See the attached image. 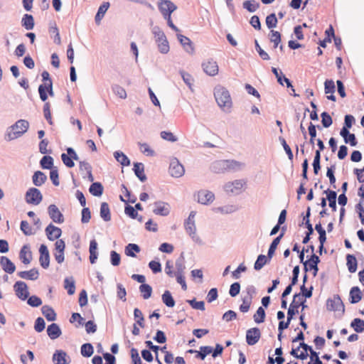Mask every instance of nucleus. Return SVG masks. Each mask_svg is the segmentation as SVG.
<instances>
[{"mask_svg": "<svg viewBox=\"0 0 364 364\" xmlns=\"http://www.w3.org/2000/svg\"><path fill=\"white\" fill-rule=\"evenodd\" d=\"M346 265L349 272L354 273L356 272L358 267V262L355 255L350 254L346 255Z\"/></svg>", "mask_w": 364, "mask_h": 364, "instance_id": "nucleus-36", "label": "nucleus"}, {"mask_svg": "<svg viewBox=\"0 0 364 364\" xmlns=\"http://www.w3.org/2000/svg\"><path fill=\"white\" fill-rule=\"evenodd\" d=\"M181 76L183 80V82L188 86V87L192 90V85L194 82V79L191 75L185 72L184 70L180 71Z\"/></svg>", "mask_w": 364, "mask_h": 364, "instance_id": "nucleus-58", "label": "nucleus"}, {"mask_svg": "<svg viewBox=\"0 0 364 364\" xmlns=\"http://www.w3.org/2000/svg\"><path fill=\"white\" fill-rule=\"evenodd\" d=\"M17 275L21 279L36 280L38 278L39 272L36 268H33L28 271L18 272Z\"/></svg>", "mask_w": 364, "mask_h": 364, "instance_id": "nucleus-26", "label": "nucleus"}, {"mask_svg": "<svg viewBox=\"0 0 364 364\" xmlns=\"http://www.w3.org/2000/svg\"><path fill=\"white\" fill-rule=\"evenodd\" d=\"M0 265L6 273L10 274L14 273L16 270V265L14 263L6 256L0 257Z\"/></svg>", "mask_w": 364, "mask_h": 364, "instance_id": "nucleus-22", "label": "nucleus"}, {"mask_svg": "<svg viewBox=\"0 0 364 364\" xmlns=\"http://www.w3.org/2000/svg\"><path fill=\"white\" fill-rule=\"evenodd\" d=\"M80 353L83 357H90L94 353L92 345L90 343L82 344L80 348Z\"/></svg>", "mask_w": 364, "mask_h": 364, "instance_id": "nucleus-47", "label": "nucleus"}, {"mask_svg": "<svg viewBox=\"0 0 364 364\" xmlns=\"http://www.w3.org/2000/svg\"><path fill=\"white\" fill-rule=\"evenodd\" d=\"M293 318H294V312L291 309L290 311H287V321H284L282 320L279 322V325H278L279 332L282 333L284 330L289 328L290 322L293 319Z\"/></svg>", "mask_w": 364, "mask_h": 364, "instance_id": "nucleus-41", "label": "nucleus"}, {"mask_svg": "<svg viewBox=\"0 0 364 364\" xmlns=\"http://www.w3.org/2000/svg\"><path fill=\"white\" fill-rule=\"evenodd\" d=\"M280 241H281V237H276L273 240L272 243L270 244L269 250H268V252H267V257L269 258V259H271L272 257H273V255H274L275 250H277V246L279 244Z\"/></svg>", "mask_w": 364, "mask_h": 364, "instance_id": "nucleus-51", "label": "nucleus"}, {"mask_svg": "<svg viewBox=\"0 0 364 364\" xmlns=\"http://www.w3.org/2000/svg\"><path fill=\"white\" fill-rule=\"evenodd\" d=\"M175 266L176 269V274H185L186 264L183 252H182L180 257L176 260Z\"/></svg>", "mask_w": 364, "mask_h": 364, "instance_id": "nucleus-43", "label": "nucleus"}, {"mask_svg": "<svg viewBox=\"0 0 364 364\" xmlns=\"http://www.w3.org/2000/svg\"><path fill=\"white\" fill-rule=\"evenodd\" d=\"M41 312L48 321H54L56 320V313L51 306L48 305L43 306Z\"/></svg>", "mask_w": 364, "mask_h": 364, "instance_id": "nucleus-33", "label": "nucleus"}, {"mask_svg": "<svg viewBox=\"0 0 364 364\" xmlns=\"http://www.w3.org/2000/svg\"><path fill=\"white\" fill-rule=\"evenodd\" d=\"M306 299H304L301 300V294H295L293 297V300L289 305L288 311H291L294 312V316L298 314L299 307L301 306V312L306 308L308 306L305 304Z\"/></svg>", "mask_w": 364, "mask_h": 364, "instance_id": "nucleus-11", "label": "nucleus"}, {"mask_svg": "<svg viewBox=\"0 0 364 364\" xmlns=\"http://www.w3.org/2000/svg\"><path fill=\"white\" fill-rule=\"evenodd\" d=\"M261 337L260 330L257 327L250 328L246 332V342L249 346L256 344Z\"/></svg>", "mask_w": 364, "mask_h": 364, "instance_id": "nucleus-16", "label": "nucleus"}, {"mask_svg": "<svg viewBox=\"0 0 364 364\" xmlns=\"http://www.w3.org/2000/svg\"><path fill=\"white\" fill-rule=\"evenodd\" d=\"M19 258L22 263L28 264L32 260V252L28 245H24L19 252Z\"/></svg>", "mask_w": 364, "mask_h": 364, "instance_id": "nucleus-23", "label": "nucleus"}, {"mask_svg": "<svg viewBox=\"0 0 364 364\" xmlns=\"http://www.w3.org/2000/svg\"><path fill=\"white\" fill-rule=\"evenodd\" d=\"M20 228L25 235H31L33 234L31 226L26 220H22L21 222Z\"/></svg>", "mask_w": 364, "mask_h": 364, "instance_id": "nucleus-64", "label": "nucleus"}, {"mask_svg": "<svg viewBox=\"0 0 364 364\" xmlns=\"http://www.w3.org/2000/svg\"><path fill=\"white\" fill-rule=\"evenodd\" d=\"M151 32L154 36L159 52L163 54L168 53L170 50V47L164 32L158 26H154Z\"/></svg>", "mask_w": 364, "mask_h": 364, "instance_id": "nucleus-4", "label": "nucleus"}, {"mask_svg": "<svg viewBox=\"0 0 364 364\" xmlns=\"http://www.w3.org/2000/svg\"><path fill=\"white\" fill-rule=\"evenodd\" d=\"M201 66L204 73L209 76H215L218 73V65L217 62L212 58L203 61Z\"/></svg>", "mask_w": 364, "mask_h": 364, "instance_id": "nucleus-9", "label": "nucleus"}, {"mask_svg": "<svg viewBox=\"0 0 364 364\" xmlns=\"http://www.w3.org/2000/svg\"><path fill=\"white\" fill-rule=\"evenodd\" d=\"M14 289L16 296L22 301L26 300L29 296L27 284L22 281H17L14 285Z\"/></svg>", "mask_w": 364, "mask_h": 364, "instance_id": "nucleus-12", "label": "nucleus"}, {"mask_svg": "<svg viewBox=\"0 0 364 364\" xmlns=\"http://www.w3.org/2000/svg\"><path fill=\"white\" fill-rule=\"evenodd\" d=\"M184 228L187 234L191 239L198 244H202L201 239L196 235V227L195 223L184 222Z\"/></svg>", "mask_w": 364, "mask_h": 364, "instance_id": "nucleus-21", "label": "nucleus"}, {"mask_svg": "<svg viewBox=\"0 0 364 364\" xmlns=\"http://www.w3.org/2000/svg\"><path fill=\"white\" fill-rule=\"evenodd\" d=\"M321 259L318 255L313 253L309 260L304 262V271L307 273L309 270L313 271L314 277L317 275L318 267V264L320 263Z\"/></svg>", "mask_w": 364, "mask_h": 364, "instance_id": "nucleus-8", "label": "nucleus"}, {"mask_svg": "<svg viewBox=\"0 0 364 364\" xmlns=\"http://www.w3.org/2000/svg\"><path fill=\"white\" fill-rule=\"evenodd\" d=\"M47 334L50 339L55 340L61 336L62 331L57 323H53L48 326Z\"/></svg>", "mask_w": 364, "mask_h": 364, "instance_id": "nucleus-27", "label": "nucleus"}, {"mask_svg": "<svg viewBox=\"0 0 364 364\" xmlns=\"http://www.w3.org/2000/svg\"><path fill=\"white\" fill-rule=\"evenodd\" d=\"M266 313L262 306H259L255 315L253 316V318L255 323H263L265 320Z\"/></svg>", "mask_w": 364, "mask_h": 364, "instance_id": "nucleus-50", "label": "nucleus"}, {"mask_svg": "<svg viewBox=\"0 0 364 364\" xmlns=\"http://www.w3.org/2000/svg\"><path fill=\"white\" fill-rule=\"evenodd\" d=\"M48 213L50 218L54 223H63L64 222L63 215L55 205H50L48 208Z\"/></svg>", "mask_w": 364, "mask_h": 364, "instance_id": "nucleus-19", "label": "nucleus"}, {"mask_svg": "<svg viewBox=\"0 0 364 364\" xmlns=\"http://www.w3.org/2000/svg\"><path fill=\"white\" fill-rule=\"evenodd\" d=\"M21 26L28 31L32 30L35 26L33 16L31 14H24L21 19Z\"/></svg>", "mask_w": 364, "mask_h": 364, "instance_id": "nucleus-34", "label": "nucleus"}, {"mask_svg": "<svg viewBox=\"0 0 364 364\" xmlns=\"http://www.w3.org/2000/svg\"><path fill=\"white\" fill-rule=\"evenodd\" d=\"M301 348L304 350H309L311 351V360H314V364H323L322 361L318 357V353L314 351L311 346L306 343H302L301 345Z\"/></svg>", "mask_w": 364, "mask_h": 364, "instance_id": "nucleus-38", "label": "nucleus"}, {"mask_svg": "<svg viewBox=\"0 0 364 364\" xmlns=\"http://www.w3.org/2000/svg\"><path fill=\"white\" fill-rule=\"evenodd\" d=\"M155 208L153 210V213L155 215L161 216H167L171 212V207L168 203L159 200L154 203Z\"/></svg>", "mask_w": 364, "mask_h": 364, "instance_id": "nucleus-17", "label": "nucleus"}, {"mask_svg": "<svg viewBox=\"0 0 364 364\" xmlns=\"http://www.w3.org/2000/svg\"><path fill=\"white\" fill-rule=\"evenodd\" d=\"M323 193L326 195V199L328 200V205L331 208L333 211H336V198L337 193L335 191L327 189L323 191Z\"/></svg>", "mask_w": 364, "mask_h": 364, "instance_id": "nucleus-28", "label": "nucleus"}, {"mask_svg": "<svg viewBox=\"0 0 364 364\" xmlns=\"http://www.w3.org/2000/svg\"><path fill=\"white\" fill-rule=\"evenodd\" d=\"M223 346L219 343L215 345V348L210 346H200V350L196 352V358L203 360L208 355L211 353L212 356L215 358L220 355L223 353Z\"/></svg>", "mask_w": 364, "mask_h": 364, "instance_id": "nucleus-5", "label": "nucleus"}, {"mask_svg": "<svg viewBox=\"0 0 364 364\" xmlns=\"http://www.w3.org/2000/svg\"><path fill=\"white\" fill-rule=\"evenodd\" d=\"M67 353L62 350H56L53 355L52 360L54 364H67Z\"/></svg>", "mask_w": 364, "mask_h": 364, "instance_id": "nucleus-31", "label": "nucleus"}, {"mask_svg": "<svg viewBox=\"0 0 364 364\" xmlns=\"http://www.w3.org/2000/svg\"><path fill=\"white\" fill-rule=\"evenodd\" d=\"M114 156L115 159L123 166H128L130 165L129 159L122 151H114Z\"/></svg>", "mask_w": 364, "mask_h": 364, "instance_id": "nucleus-39", "label": "nucleus"}, {"mask_svg": "<svg viewBox=\"0 0 364 364\" xmlns=\"http://www.w3.org/2000/svg\"><path fill=\"white\" fill-rule=\"evenodd\" d=\"M326 309L330 311H341L342 315L345 313V306L338 294H335L333 298L327 299Z\"/></svg>", "mask_w": 364, "mask_h": 364, "instance_id": "nucleus-6", "label": "nucleus"}, {"mask_svg": "<svg viewBox=\"0 0 364 364\" xmlns=\"http://www.w3.org/2000/svg\"><path fill=\"white\" fill-rule=\"evenodd\" d=\"M45 231L48 239L50 241H53L55 240H60L59 237L61 236L62 234L61 229L53 225L51 223L46 227Z\"/></svg>", "mask_w": 364, "mask_h": 364, "instance_id": "nucleus-20", "label": "nucleus"}, {"mask_svg": "<svg viewBox=\"0 0 364 364\" xmlns=\"http://www.w3.org/2000/svg\"><path fill=\"white\" fill-rule=\"evenodd\" d=\"M27 304L32 307H38L42 304V300L40 297L33 295L26 299Z\"/></svg>", "mask_w": 364, "mask_h": 364, "instance_id": "nucleus-62", "label": "nucleus"}, {"mask_svg": "<svg viewBox=\"0 0 364 364\" xmlns=\"http://www.w3.org/2000/svg\"><path fill=\"white\" fill-rule=\"evenodd\" d=\"M47 180V176L41 171H36L34 172L32 176L33 183L36 186H41Z\"/></svg>", "mask_w": 364, "mask_h": 364, "instance_id": "nucleus-32", "label": "nucleus"}, {"mask_svg": "<svg viewBox=\"0 0 364 364\" xmlns=\"http://www.w3.org/2000/svg\"><path fill=\"white\" fill-rule=\"evenodd\" d=\"M279 140L281 142V144L282 145L286 154H287L289 159L292 161L294 155L290 146L287 144L286 140L283 137L279 136Z\"/></svg>", "mask_w": 364, "mask_h": 364, "instance_id": "nucleus-60", "label": "nucleus"}, {"mask_svg": "<svg viewBox=\"0 0 364 364\" xmlns=\"http://www.w3.org/2000/svg\"><path fill=\"white\" fill-rule=\"evenodd\" d=\"M321 153L320 150H316L315 151V156L313 161V168H314V173L315 175H317L321 169Z\"/></svg>", "mask_w": 364, "mask_h": 364, "instance_id": "nucleus-52", "label": "nucleus"}, {"mask_svg": "<svg viewBox=\"0 0 364 364\" xmlns=\"http://www.w3.org/2000/svg\"><path fill=\"white\" fill-rule=\"evenodd\" d=\"M215 195L213 192L207 190L199 191L197 193V200L203 205H208L213 201Z\"/></svg>", "mask_w": 364, "mask_h": 364, "instance_id": "nucleus-18", "label": "nucleus"}, {"mask_svg": "<svg viewBox=\"0 0 364 364\" xmlns=\"http://www.w3.org/2000/svg\"><path fill=\"white\" fill-rule=\"evenodd\" d=\"M163 303L168 307H173L175 306V300L173 298L171 292L166 290L161 296Z\"/></svg>", "mask_w": 364, "mask_h": 364, "instance_id": "nucleus-44", "label": "nucleus"}, {"mask_svg": "<svg viewBox=\"0 0 364 364\" xmlns=\"http://www.w3.org/2000/svg\"><path fill=\"white\" fill-rule=\"evenodd\" d=\"M177 38L187 53L191 54L193 53L194 48L193 46V43L189 38L182 34H177Z\"/></svg>", "mask_w": 364, "mask_h": 364, "instance_id": "nucleus-24", "label": "nucleus"}, {"mask_svg": "<svg viewBox=\"0 0 364 364\" xmlns=\"http://www.w3.org/2000/svg\"><path fill=\"white\" fill-rule=\"evenodd\" d=\"M214 96L220 107L224 111L229 110L232 106V100L229 91L224 87L218 85L214 89Z\"/></svg>", "mask_w": 364, "mask_h": 364, "instance_id": "nucleus-3", "label": "nucleus"}, {"mask_svg": "<svg viewBox=\"0 0 364 364\" xmlns=\"http://www.w3.org/2000/svg\"><path fill=\"white\" fill-rule=\"evenodd\" d=\"M336 170V165H331L330 167L327 168L326 176L329 178V181L331 185L333 186V188H336L335 185L336 183V177L334 176V172Z\"/></svg>", "mask_w": 364, "mask_h": 364, "instance_id": "nucleus-55", "label": "nucleus"}, {"mask_svg": "<svg viewBox=\"0 0 364 364\" xmlns=\"http://www.w3.org/2000/svg\"><path fill=\"white\" fill-rule=\"evenodd\" d=\"M350 327L356 333H362L364 331V321L361 318H355L351 321Z\"/></svg>", "mask_w": 364, "mask_h": 364, "instance_id": "nucleus-45", "label": "nucleus"}, {"mask_svg": "<svg viewBox=\"0 0 364 364\" xmlns=\"http://www.w3.org/2000/svg\"><path fill=\"white\" fill-rule=\"evenodd\" d=\"M277 23L278 20L274 13H272L266 17V25L268 28L272 29L275 28L277 25Z\"/></svg>", "mask_w": 364, "mask_h": 364, "instance_id": "nucleus-57", "label": "nucleus"}, {"mask_svg": "<svg viewBox=\"0 0 364 364\" xmlns=\"http://www.w3.org/2000/svg\"><path fill=\"white\" fill-rule=\"evenodd\" d=\"M100 214L104 221L108 222L111 220V213L107 203L102 202L101 203Z\"/></svg>", "mask_w": 364, "mask_h": 364, "instance_id": "nucleus-35", "label": "nucleus"}, {"mask_svg": "<svg viewBox=\"0 0 364 364\" xmlns=\"http://www.w3.org/2000/svg\"><path fill=\"white\" fill-rule=\"evenodd\" d=\"M112 91L121 99H125L127 97L126 90L118 85H114L112 86Z\"/></svg>", "mask_w": 364, "mask_h": 364, "instance_id": "nucleus-63", "label": "nucleus"}, {"mask_svg": "<svg viewBox=\"0 0 364 364\" xmlns=\"http://www.w3.org/2000/svg\"><path fill=\"white\" fill-rule=\"evenodd\" d=\"M245 182L242 180H235L232 182H228L224 186L225 191L228 193L238 195L241 193V190Z\"/></svg>", "mask_w": 364, "mask_h": 364, "instance_id": "nucleus-13", "label": "nucleus"}, {"mask_svg": "<svg viewBox=\"0 0 364 364\" xmlns=\"http://www.w3.org/2000/svg\"><path fill=\"white\" fill-rule=\"evenodd\" d=\"M133 171L136 176L141 181L144 182L146 181V176L144 174V166L142 163L135 162L134 163Z\"/></svg>", "mask_w": 364, "mask_h": 364, "instance_id": "nucleus-29", "label": "nucleus"}, {"mask_svg": "<svg viewBox=\"0 0 364 364\" xmlns=\"http://www.w3.org/2000/svg\"><path fill=\"white\" fill-rule=\"evenodd\" d=\"M29 128V122L26 119H18L9 127L5 133L4 139L10 141L23 136Z\"/></svg>", "mask_w": 364, "mask_h": 364, "instance_id": "nucleus-2", "label": "nucleus"}, {"mask_svg": "<svg viewBox=\"0 0 364 364\" xmlns=\"http://www.w3.org/2000/svg\"><path fill=\"white\" fill-rule=\"evenodd\" d=\"M40 165L43 169L53 168V159L50 156H44L40 161Z\"/></svg>", "mask_w": 364, "mask_h": 364, "instance_id": "nucleus-46", "label": "nucleus"}, {"mask_svg": "<svg viewBox=\"0 0 364 364\" xmlns=\"http://www.w3.org/2000/svg\"><path fill=\"white\" fill-rule=\"evenodd\" d=\"M281 33L279 31L271 30L269 33V40L274 43V48L278 47L281 42Z\"/></svg>", "mask_w": 364, "mask_h": 364, "instance_id": "nucleus-53", "label": "nucleus"}, {"mask_svg": "<svg viewBox=\"0 0 364 364\" xmlns=\"http://www.w3.org/2000/svg\"><path fill=\"white\" fill-rule=\"evenodd\" d=\"M301 292V300H303L304 299H309L312 296L314 287L313 286H311L310 288L307 289L306 286L301 285L300 287Z\"/></svg>", "mask_w": 364, "mask_h": 364, "instance_id": "nucleus-56", "label": "nucleus"}, {"mask_svg": "<svg viewBox=\"0 0 364 364\" xmlns=\"http://www.w3.org/2000/svg\"><path fill=\"white\" fill-rule=\"evenodd\" d=\"M245 166L242 162L236 160H218L214 161L210 166L213 172L223 173L227 172H237Z\"/></svg>", "mask_w": 364, "mask_h": 364, "instance_id": "nucleus-1", "label": "nucleus"}, {"mask_svg": "<svg viewBox=\"0 0 364 364\" xmlns=\"http://www.w3.org/2000/svg\"><path fill=\"white\" fill-rule=\"evenodd\" d=\"M363 297L362 291L358 287H353L349 292V302L352 304L358 303Z\"/></svg>", "mask_w": 364, "mask_h": 364, "instance_id": "nucleus-25", "label": "nucleus"}, {"mask_svg": "<svg viewBox=\"0 0 364 364\" xmlns=\"http://www.w3.org/2000/svg\"><path fill=\"white\" fill-rule=\"evenodd\" d=\"M39 253V263L43 269H46L50 265V254L48 247L44 244L41 245Z\"/></svg>", "mask_w": 364, "mask_h": 364, "instance_id": "nucleus-15", "label": "nucleus"}, {"mask_svg": "<svg viewBox=\"0 0 364 364\" xmlns=\"http://www.w3.org/2000/svg\"><path fill=\"white\" fill-rule=\"evenodd\" d=\"M158 8L162 16L171 14L177 9V6L170 0H160Z\"/></svg>", "mask_w": 364, "mask_h": 364, "instance_id": "nucleus-14", "label": "nucleus"}, {"mask_svg": "<svg viewBox=\"0 0 364 364\" xmlns=\"http://www.w3.org/2000/svg\"><path fill=\"white\" fill-rule=\"evenodd\" d=\"M321 117L323 127L328 128L333 123L331 115L328 112H323L321 113Z\"/></svg>", "mask_w": 364, "mask_h": 364, "instance_id": "nucleus-61", "label": "nucleus"}, {"mask_svg": "<svg viewBox=\"0 0 364 364\" xmlns=\"http://www.w3.org/2000/svg\"><path fill=\"white\" fill-rule=\"evenodd\" d=\"M125 254L128 257H136V253L140 252V247L138 245L134 243H129L125 247Z\"/></svg>", "mask_w": 364, "mask_h": 364, "instance_id": "nucleus-40", "label": "nucleus"}, {"mask_svg": "<svg viewBox=\"0 0 364 364\" xmlns=\"http://www.w3.org/2000/svg\"><path fill=\"white\" fill-rule=\"evenodd\" d=\"M104 188L101 183L100 182H93L90 188V193L94 196H101L103 193Z\"/></svg>", "mask_w": 364, "mask_h": 364, "instance_id": "nucleus-37", "label": "nucleus"}, {"mask_svg": "<svg viewBox=\"0 0 364 364\" xmlns=\"http://www.w3.org/2000/svg\"><path fill=\"white\" fill-rule=\"evenodd\" d=\"M134 317L136 321V324H138L141 328H144V317L140 309L137 308L134 309Z\"/></svg>", "mask_w": 364, "mask_h": 364, "instance_id": "nucleus-54", "label": "nucleus"}, {"mask_svg": "<svg viewBox=\"0 0 364 364\" xmlns=\"http://www.w3.org/2000/svg\"><path fill=\"white\" fill-rule=\"evenodd\" d=\"M64 288L67 289L69 295H73L75 291V282L73 277H66L64 279Z\"/></svg>", "mask_w": 364, "mask_h": 364, "instance_id": "nucleus-42", "label": "nucleus"}, {"mask_svg": "<svg viewBox=\"0 0 364 364\" xmlns=\"http://www.w3.org/2000/svg\"><path fill=\"white\" fill-rule=\"evenodd\" d=\"M139 291L144 299H148L152 294V287L148 284H143L139 286Z\"/></svg>", "mask_w": 364, "mask_h": 364, "instance_id": "nucleus-48", "label": "nucleus"}, {"mask_svg": "<svg viewBox=\"0 0 364 364\" xmlns=\"http://www.w3.org/2000/svg\"><path fill=\"white\" fill-rule=\"evenodd\" d=\"M268 260L269 259L267 256L259 255L255 262L254 269L257 271L260 270L268 262Z\"/></svg>", "mask_w": 364, "mask_h": 364, "instance_id": "nucleus-49", "label": "nucleus"}, {"mask_svg": "<svg viewBox=\"0 0 364 364\" xmlns=\"http://www.w3.org/2000/svg\"><path fill=\"white\" fill-rule=\"evenodd\" d=\"M25 200L27 203L37 205L43 200V195L36 188H30L25 194Z\"/></svg>", "mask_w": 364, "mask_h": 364, "instance_id": "nucleus-7", "label": "nucleus"}, {"mask_svg": "<svg viewBox=\"0 0 364 364\" xmlns=\"http://www.w3.org/2000/svg\"><path fill=\"white\" fill-rule=\"evenodd\" d=\"M315 230L319 235L318 241L319 242H326V232L323 228L321 222H318L317 224H316Z\"/></svg>", "mask_w": 364, "mask_h": 364, "instance_id": "nucleus-59", "label": "nucleus"}, {"mask_svg": "<svg viewBox=\"0 0 364 364\" xmlns=\"http://www.w3.org/2000/svg\"><path fill=\"white\" fill-rule=\"evenodd\" d=\"M169 173L171 176L175 178L181 177L185 173L183 166L176 158H173L171 160L169 165Z\"/></svg>", "mask_w": 364, "mask_h": 364, "instance_id": "nucleus-10", "label": "nucleus"}, {"mask_svg": "<svg viewBox=\"0 0 364 364\" xmlns=\"http://www.w3.org/2000/svg\"><path fill=\"white\" fill-rule=\"evenodd\" d=\"M109 6L110 4L109 2H103L102 4L100 6L95 17V21L97 25H100L101 23V21L103 18L105 13L109 8Z\"/></svg>", "mask_w": 364, "mask_h": 364, "instance_id": "nucleus-30", "label": "nucleus"}]
</instances>
